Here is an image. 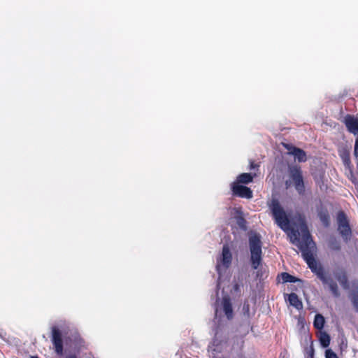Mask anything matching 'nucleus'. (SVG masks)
Segmentation results:
<instances>
[{
  "mask_svg": "<svg viewBox=\"0 0 358 358\" xmlns=\"http://www.w3.org/2000/svg\"><path fill=\"white\" fill-rule=\"evenodd\" d=\"M318 215L320 217V220L325 226H329L330 217L329 213L327 210H321L319 212Z\"/></svg>",
  "mask_w": 358,
  "mask_h": 358,
  "instance_id": "16",
  "label": "nucleus"
},
{
  "mask_svg": "<svg viewBox=\"0 0 358 358\" xmlns=\"http://www.w3.org/2000/svg\"><path fill=\"white\" fill-rule=\"evenodd\" d=\"M257 177L256 173H243L238 175L236 178V181L234 182H238V184H249L252 182L253 178Z\"/></svg>",
  "mask_w": 358,
  "mask_h": 358,
  "instance_id": "14",
  "label": "nucleus"
},
{
  "mask_svg": "<svg viewBox=\"0 0 358 358\" xmlns=\"http://www.w3.org/2000/svg\"><path fill=\"white\" fill-rule=\"evenodd\" d=\"M286 186H287V187L290 186V184L289 183V182H288V181H286Z\"/></svg>",
  "mask_w": 358,
  "mask_h": 358,
  "instance_id": "26",
  "label": "nucleus"
},
{
  "mask_svg": "<svg viewBox=\"0 0 358 358\" xmlns=\"http://www.w3.org/2000/svg\"><path fill=\"white\" fill-rule=\"evenodd\" d=\"M333 274L344 289H348L350 288L348 274L343 268H338L335 269L333 271Z\"/></svg>",
  "mask_w": 358,
  "mask_h": 358,
  "instance_id": "8",
  "label": "nucleus"
},
{
  "mask_svg": "<svg viewBox=\"0 0 358 358\" xmlns=\"http://www.w3.org/2000/svg\"><path fill=\"white\" fill-rule=\"evenodd\" d=\"M289 173L290 182L294 185L298 194L303 195L305 194L306 189L301 167L299 166L289 167Z\"/></svg>",
  "mask_w": 358,
  "mask_h": 358,
  "instance_id": "3",
  "label": "nucleus"
},
{
  "mask_svg": "<svg viewBox=\"0 0 358 358\" xmlns=\"http://www.w3.org/2000/svg\"><path fill=\"white\" fill-rule=\"evenodd\" d=\"M250 252V263L253 269H257L262 262V242L261 236L256 233H251L248 239Z\"/></svg>",
  "mask_w": 358,
  "mask_h": 358,
  "instance_id": "2",
  "label": "nucleus"
},
{
  "mask_svg": "<svg viewBox=\"0 0 358 358\" xmlns=\"http://www.w3.org/2000/svg\"><path fill=\"white\" fill-rule=\"evenodd\" d=\"M335 249H336V250H339V249H340V246H337V247H336V248H335Z\"/></svg>",
  "mask_w": 358,
  "mask_h": 358,
  "instance_id": "29",
  "label": "nucleus"
},
{
  "mask_svg": "<svg viewBox=\"0 0 358 358\" xmlns=\"http://www.w3.org/2000/svg\"><path fill=\"white\" fill-rule=\"evenodd\" d=\"M217 270H219V269H220V265H219V264H217Z\"/></svg>",
  "mask_w": 358,
  "mask_h": 358,
  "instance_id": "28",
  "label": "nucleus"
},
{
  "mask_svg": "<svg viewBox=\"0 0 358 358\" xmlns=\"http://www.w3.org/2000/svg\"><path fill=\"white\" fill-rule=\"evenodd\" d=\"M245 341L241 337L235 336L231 340V351L239 353L242 355Z\"/></svg>",
  "mask_w": 358,
  "mask_h": 358,
  "instance_id": "12",
  "label": "nucleus"
},
{
  "mask_svg": "<svg viewBox=\"0 0 358 358\" xmlns=\"http://www.w3.org/2000/svg\"><path fill=\"white\" fill-rule=\"evenodd\" d=\"M281 277L283 282H296L301 281L300 279L286 272L282 273Z\"/></svg>",
  "mask_w": 358,
  "mask_h": 358,
  "instance_id": "17",
  "label": "nucleus"
},
{
  "mask_svg": "<svg viewBox=\"0 0 358 358\" xmlns=\"http://www.w3.org/2000/svg\"><path fill=\"white\" fill-rule=\"evenodd\" d=\"M236 224L240 227V229L245 231L247 229V221L245 219L243 216L239 215L236 217Z\"/></svg>",
  "mask_w": 358,
  "mask_h": 358,
  "instance_id": "20",
  "label": "nucleus"
},
{
  "mask_svg": "<svg viewBox=\"0 0 358 358\" xmlns=\"http://www.w3.org/2000/svg\"><path fill=\"white\" fill-rule=\"evenodd\" d=\"M326 358H338L337 355L331 349H328L325 352Z\"/></svg>",
  "mask_w": 358,
  "mask_h": 358,
  "instance_id": "23",
  "label": "nucleus"
},
{
  "mask_svg": "<svg viewBox=\"0 0 358 358\" xmlns=\"http://www.w3.org/2000/svg\"><path fill=\"white\" fill-rule=\"evenodd\" d=\"M231 189L232 194L235 196L245 199H251L253 196L252 191L250 188L241 184H238V182H232L231 184Z\"/></svg>",
  "mask_w": 358,
  "mask_h": 358,
  "instance_id": "7",
  "label": "nucleus"
},
{
  "mask_svg": "<svg viewBox=\"0 0 358 358\" xmlns=\"http://www.w3.org/2000/svg\"><path fill=\"white\" fill-rule=\"evenodd\" d=\"M66 358H77V356L76 355H68Z\"/></svg>",
  "mask_w": 358,
  "mask_h": 358,
  "instance_id": "25",
  "label": "nucleus"
},
{
  "mask_svg": "<svg viewBox=\"0 0 358 358\" xmlns=\"http://www.w3.org/2000/svg\"><path fill=\"white\" fill-rule=\"evenodd\" d=\"M341 157L343 159L344 164L348 165L350 163V154L348 151L343 152L340 155Z\"/></svg>",
  "mask_w": 358,
  "mask_h": 358,
  "instance_id": "22",
  "label": "nucleus"
},
{
  "mask_svg": "<svg viewBox=\"0 0 358 358\" xmlns=\"http://www.w3.org/2000/svg\"><path fill=\"white\" fill-rule=\"evenodd\" d=\"M350 300L356 310L358 313V289L354 290L350 295Z\"/></svg>",
  "mask_w": 358,
  "mask_h": 358,
  "instance_id": "19",
  "label": "nucleus"
},
{
  "mask_svg": "<svg viewBox=\"0 0 358 358\" xmlns=\"http://www.w3.org/2000/svg\"><path fill=\"white\" fill-rule=\"evenodd\" d=\"M343 123L350 133L355 136L357 135L355 143L354 155L356 157H358V117L348 114L344 117Z\"/></svg>",
  "mask_w": 358,
  "mask_h": 358,
  "instance_id": "5",
  "label": "nucleus"
},
{
  "mask_svg": "<svg viewBox=\"0 0 358 358\" xmlns=\"http://www.w3.org/2000/svg\"><path fill=\"white\" fill-rule=\"evenodd\" d=\"M320 341L321 345L324 348H327L330 344V336L326 332H320Z\"/></svg>",
  "mask_w": 358,
  "mask_h": 358,
  "instance_id": "18",
  "label": "nucleus"
},
{
  "mask_svg": "<svg viewBox=\"0 0 358 358\" xmlns=\"http://www.w3.org/2000/svg\"><path fill=\"white\" fill-rule=\"evenodd\" d=\"M324 317L321 314L315 315L313 325L316 329H322L324 325Z\"/></svg>",
  "mask_w": 358,
  "mask_h": 358,
  "instance_id": "15",
  "label": "nucleus"
},
{
  "mask_svg": "<svg viewBox=\"0 0 358 358\" xmlns=\"http://www.w3.org/2000/svg\"><path fill=\"white\" fill-rule=\"evenodd\" d=\"M338 230L345 240H348L352 234L349 220L344 211L341 210L337 213Z\"/></svg>",
  "mask_w": 358,
  "mask_h": 358,
  "instance_id": "4",
  "label": "nucleus"
},
{
  "mask_svg": "<svg viewBox=\"0 0 358 358\" xmlns=\"http://www.w3.org/2000/svg\"><path fill=\"white\" fill-rule=\"evenodd\" d=\"M268 206L278 226L284 231H290L291 241L301 252L302 257L308 268L317 275L323 285H328L334 296L338 297L340 292L336 282L330 275H327L322 266L318 264L314 257L316 245L306 222L300 223L299 230L291 228L289 219L278 199H273L268 203Z\"/></svg>",
  "mask_w": 358,
  "mask_h": 358,
  "instance_id": "1",
  "label": "nucleus"
},
{
  "mask_svg": "<svg viewBox=\"0 0 358 358\" xmlns=\"http://www.w3.org/2000/svg\"><path fill=\"white\" fill-rule=\"evenodd\" d=\"M51 342L56 355L59 357H62L64 354V340L62 331L57 326H53L51 328Z\"/></svg>",
  "mask_w": 358,
  "mask_h": 358,
  "instance_id": "6",
  "label": "nucleus"
},
{
  "mask_svg": "<svg viewBox=\"0 0 358 358\" xmlns=\"http://www.w3.org/2000/svg\"><path fill=\"white\" fill-rule=\"evenodd\" d=\"M284 147L288 150L289 154L294 155L299 162H304L307 160L306 153L302 149L289 144H284Z\"/></svg>",
  "mask_w": 358,
  "mask_h": 358,
  "instance_id": "9",
  "label": "nucleus"
},
{
  "mask_svg": "<svg viewBox=\"0 0 358 358\" xmlns=\"http://www.w3.org/2000/svg\"><path fill=\"white\" fill-rule=\"evenodd\" d=\"M259 165L255 164L254 162L251 161L250 163V169H257L258 170Z\"/></svg>",
  "mask_w": 358,
  "mask_h": 358,
  "instance_id": "24",
  "label": "nucleus"
},
{
  "mask_svg": "<svg viewBox=\"0 0 358 358\" xmlns=\"http://www.w3.org/2000/svg\"><path fill=\"white\" fill-rule=\"evenodd\" d=\"M71 341L75 345V346L79 349L85 346V341L80 336H74Z\"/></svg>",
  "mask_w": 358,
  "mask_h": 358,
  "instance_id": "21",
  "label": "nucleus"
},
{
  "mask_svg": "<svg viewBox=\"0 0 358 358\" xmlns=\"http://www.w3.org/2000/svg\"><path fill=\"white\" fill-rule=\"evenodd\" d=\"M231 260L232 255L230 249L227 245H224L222 247L220 262L225 268H228L231 264Z\"/></svg>",
  "mask_w": 358,
  "mask_h": 358,
  "instance_id": "10",
  "label": "nucleus"
},
{
  "mask_svg": "<svg viewBox=\"0 0 358 358\" xmlns=\"http://www.w3.org/2000/svg\"><path fill=\"white\" fill-rule=\"evenodd\" d=\"M31 358H38L37 356H31Z\"/></svg>",
  "mask_w": 358,
  "mask_h": 358,
  "instance_id": "27",
  "label": "nucleus"
},
{
  "mask_svg": "<svg viewBox=\"0 0 358 358\" xmlns=\"http://www.w3.org/2000/svg\"><path fill=\"white\" fill-rule=\"evenodd\" d=\"M285 299L288 301L289 304L294 307L296 309L301 310L303 308V303L296 294H285Z\"/></svg>",
  "mask_w": 358,
  "mask_h": 358,
  "instance_id": "11",
  "label": "nucleus"
},
{
  "mask_svg": "<svg viewBox=\"0 0 358 358\" xmlns=\"http://www.w3.org/2000/svg\"><path fill=\"white\" fill-rule=\"evenodd\" d=\"M223 310L227 317L231 320L233 318V308L231 303L230 298L229 296H224L222 301Z\"/></svg>",
  "mask_w": 358,
  "mask_h": 358,
  "instance_id": "13",
  "label": "nucleus"
}]
</instances>
